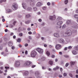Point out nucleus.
<instances>
[{
  "instance_id": "obj_59",
  "label": "nucleus",
  "mask_w": 78,
  "mask_h": 78,
  "mask_svg": "<svg viewBox=\"0 0 78 78\" xmlns=\"http://www.w3.org/2000/svg\"><path fill=\"white\" fill-rule=\"evenodd\" d=\"M44 47H47V45L46 44H44Z\"/></svg>"
},
{
  "instance_id": "obj_62",
  "label": "nucleus",
  "mask_w": 78,
  "mask_h": 78,
  "mask_svg": "<svg viewBox=\"0 0 78 78\" xmlns=\"http://www.w3.org/2000/svg\"><path fill=\"white\" fill-rule=\"evenodd\" d=\"M76 13H78V9H77L76 10Z\"/></svg>"
},
{
  "instance_id": "obj_54",
  "label": "nucleus",
  "mask_w": 78,
  "mask_h": 78,
  "mask_svg": "<svg viewBox=\"0 0 78 78\" xmlns=\"http://www.w3.org/2000/svg\"><path fill=\"white\" fill-rule=\"evenodd\" d=\"M36 67V65H33L32 66V68H34V67Z\"/></svg>"
},
{
  "instance_id": "obj_33",
  "label": "nucleus",
  "mask_w": 78,
  "mask_h": 78,
  "mask_svg": "<svg viewBox=\"0 0 78 78\" xmlns=\"http://www.w3.org/2000/svg\"><path fill=\"white\" fill-rule=\"evenodd\" d=\"M66 28V25L64 24L62 26V29H64Z\"/></svg>"
},
{
  "instance_id": "obj_52",
  "label": "nucleus",
  "mask_w": 78,
  "mask_h": 78,
  "mask_svg": "<svg viewBox=\"0 0 78 78\" xmlns=\"http://www.w3.org/2000/svg\"><path fill=\"white\" fill-rule=\"evenodd\" d=\"M65 58H69V55H65Z\"/></svg>"
},
{
  "instance_id": "obj_31",
  "label": "nucleus",
  "mask_w": 78,
  "mask_h": 78,
  "mask_svg": "<svg viewBox=\"0 0 78 78\" xmlns=\"http://www.w3.org/2000/svg\"><path fill=\"white\" fill-rule=\"evenodd\" d=\"M74 17L76 19H78V15H75L74 16Z\"/></svg>"
},
{
  "instance_id": "obj_39",
  "label": "nucleus",
  "mask_w": 78,
  "mask_h": 78,
  "mask_svg": "<svg viewBox=\"0 0 78 78\" xmlns=\"http://www.w3.org/2000/svg\"><path fill=\"white\" fill-rule=\"evenodd\" d=\"M28 37V38L29 39H30V40H31L32 38H31V36H29Z\"/></svg>"
},
{
  "instance_id": "obj_15",
  "label": "nucleus",
  "mask_w": 78,
  "mask_h": 78,
  "mask_svg": "<svg viewBox=\"0 0 78 78\" xmlns=\"http://www.w3.org/2000/svg\"><path fill=\"white\" fill-rule=\"evenodd\" d=\"M62 24V21H58L57 23V25H58L59 26L61 25Z\"/></svg>"
},
{
  "instance_id": "obj_13",
  "label": "nucleus",
  "mask_w": 78,
  "mask_h": 78,
  "mask_svg": "<svg viewBox=\"0 0 78 78\" xmlns=\"http://www.w3.org/2000/svg\"><path fill=\"white\" fill-rule=\"evenodd\" d=\"M28 72L27 71H26L24 72L23 73V76H27L28 75Z\"/></svg>"
},
{
  "instance_id": "obj_21",
  "label": "nucleus",
  "mask_w": 78,
  "mask_h": 78,
  "mask_svg": "<svg viewBox=\"0 0 78 78\" xmlns=\"http://www.w3.org/2000/svg\"><path fill=\"white\" fill-rule=\"evenodd\" d=\"M58 69H59V67L57 66L56 67L54 68L53 70L55 71V70H58Z\"/></svg>"
},
{
  "instance_id": "obj_4",
  "label": "nucleus",
  "mask_w": 78,
  "mask_h": 78,
  "mask_svg": "<svg viewBox=\"0 0 78 78\" xmlns=\"http://www.w3.org/2000/svg\"><path fill=\"white\" fill-rule=\"evenodd\" d=\"M72 31H71L70 30H67L65 33V34H67L68 36L72 35Z\"/></svg>"
},
{
  "instance_id": "obj_61",
  "label": "nucleus",
  "mask_w": 78,
  "mask_h": 78,
  "mask_svg": "<svg viewBox=\"0 0 78 78\" xmlns=\"http://www.w3.org/2000/svg\"><path fill=\"white\" fill-rule=\"evenodd\" d=\"M2 22H5V19H2Z\"/></svg>"
},
{
  "instance_id": "obj_26",
  "label": "nucleus",
  "mask_w": 78,
  "mask_h": 78,
  "mask_svg": "<svg viewBox=\"0 0 78 78\" xmlns=\"http://www.w3.org/2000/svg\"><path fill=\"white\" fill-rule=\"evenodd\" d=\"M62 20V18L60 17H58L57 18V20Z\"/></svg>"
},
{
  "instance_id": "obj_46",
  "label": "nucleus",
  "mask_w": 78,
  "mask_h": 78,
  "mask_svg": "<svg viewBox=\"0 0 78 78\" xmlns=\"http://www.w3.org/2000/svg\"><path fill=\"white\" fill-rule=\"evenodd\" d=\"M51 57L52 58H55V55H52Z\"/></svg>"
},
{
  "instance_id": "obj_20",
  "label": "nucleus",
  "mask_w": 78,
  "mask_h": 78,
  "mask_svg": "<svg viewBox=\"0 0 78 78\" xmlns=\"http://www.w3.org/2000/svg\"><path fill=\"white\" fill-rule=\"evenodd\" d=\"M72 53L73 55H76L77 54V52L75 50H73L72 51Z\"/></svg>"
},
{
  "instance_id": "obj_44",
  "label": "nucleus",
  "mask_w": 78,
  "mask_h": 78,
  "mask_svg": "<svg viewBox=\"0 0 78 78\" xmlns=\"http://www.w3.org/2000/svg\"><path fill=\"white\" fill-rule=\"evenodd\" d=\"M5 69H9V67H5Z\"/></svg>"
},
{
  "instance_id": "obj_53",
  "label": "nucleus",
  "mask_w": 78,
  "mask_h": 78,
  "mask_svg": "<svg viewBox=\"0 0 78 78\" xmlns=\"http://www.w3.org/2000/svg\"><path fill=\"white\" fill-rule=\"evenodd\" d=\"M39 22H42V20L41 19H39L38 20Z\"/></svg>"
},
{
  "instance_id": "obj_23",
  "label": "nucleus",
  "mask_w": 78,
  "mask_h": 78,
  "mask_svg": "<svg viewBox=\"0 0 78 78\" xmlns=\"http://www.w3.org/2000/svg\"><path fill=\"white\" fill-rule=\"evenodd\" d=\"M78 24H76L73 26V27L74 28H76L78 27Z\"/></svg>"
},
{
  "instance_id": "obj_1",
  "label": "nucleus",
  "mask_w": 78,
  "mask_h": 78,
  "mask_svg": "<svg viewBox=\"0 0 78 78\" xmlns=\"http://www.w3.org/2000/svg\"><path fill=\"white\" fill-rule=\"evenodd\" d=\"M12 8L13 10H16L17 9V4L16 3L13 4L12 6Z\"/></svg>"
},
{
  "instance_id": "obj_10",
  "label": "nucleus",
  "mask_w": 78,
  "mask_h": 78,
  "mask_svg": "<svg viewBox=\"0 0 78 78\" xmlns=\"http://www.w3.org/2000/svg\"><path fill=\"white\" fill-rule=\"evenodd\" d=\"M42 5H43V3L42 2H39L37 4V6L39 7L41 6H42Z\"/></svg>"
},
{
  "instance_id": "obj_2",
  "label": "nucleus",
  "mask_w": 78,
  "mask_h": 78,
  "mask_svg": "<svg viewBox=\"0 0 78 78\" xmlns=\"http://www.w3.org/2000/svg\"><path fill=\"white\" fill-rule=\"evenodd\" d=\"M37 55V52L35 51H33L31 52V56L32 58H35Z\"/></svg>"
},
{
  "instance_id": "obj_6",
  "label": "nucleus",
  "mask_w": 78,
  "mask_h": 78,
  "mask_svg": "<svg viewBox=\"0 0 78 78\" xmlns=\"http://www.w3.org/2000/svg\"><path fill=\"white\" fill-rule=\"evenodd\" d=\"M37 51H38L39 53H43V50L41 48H38L37 49Z\"/></svg>"
},
{
  "instance_id": "obj_11",
  "label": "nucleus",
  "mask_w": 78,
  "mask_h": 78,
  "mask_svg": "<svg viewBox=\"0 0 78 78\" xmlns=\"http://www.w3.org/2000/svg\"><path fill=\"white\" fill-rule=\"evenodd\" d=\"M59 42L60 43L64 44V40L62 38H61L59 39Z\"/></svg>"
},
{
  "instance_id": "obj_50",
  "label": "nucleus",
  "mask_w": 78,
  "mask_h": 78,
  "mask_svg": "<svg viewBox=\"0 0 78 78\" xmlns=\"http://www.w3.org/2000/svg\"><path fill=\"white\" fill-rule=\"evenodd\" d=\"M58 76L59 78H62V76L61 75H59Z\"/></svg>"
},
{
  "instance_id": "obj_34",
  "label": "nucleus",
  "mask_w": 78,
  "mask_h": 78,
  "mask_svg": "<svg viewBox=\"0 0 78 78\" xmlns=\"http://www.w3.org/2000/svg\"><path fill=\"white\" fill-rule=\"evenodd\" d=\"M46 54L48 55V56H49L50 55V52L48 51H47L46 52Z\"/></svg>"
},
{
  "instance_id": "obj_19",
  "label": "nucleus",
  "mask_w": 78,
  "mask_h": 78,
  "mask_svg": "<svg viewBox=\"0 0 78 78\" xmlns=\"http://www.w3.org/2000/svg\"><path fill=\"white\" fill-rule=\"evenodd\" d=\"M27 11H31L32 10V8L31 7H27Z\"/></svg>"
},
{
  "instance_id": "obj_14",
  "label": "nucleus",
  "mask_w": 78,
  "mask_h": 78,
  "mask_svg": "<svg viewBox=\"0 0 78 78\" xmlns=\"http://www.w3.org/2000/svg\"><path fill=\"white\" fill-rule=\"evenodd\" d=\"M22 5L24 9H26L27 8V5L25 3H23Z\"/></svg>"
},
{
  "instance_id": "obj_3",
  "label": "nucleus",
  "mask_w": 78,
  "mask_h": 78,
  "mask_svg": "<svg viewBox=\"0 0 78 78\" xmlns=\"http://www.w3.org/2000/svg\"><path fill=\"white\" fill-rule=\"evenodd\" d=\"M20 65V62L18 61H16L15 62L14 66L15 67H19Z\"/></svg>"
},
{
  "instance_id": "obj_47",
  "label": "nucleus",
  "mask_w": 78,
  "mask_h": 78,
  "mask_svg": "<svg viewBox=\"0 0 78 78\" xmlns=\"http://www.w3.org/2000/svg\"><path fill=\"white\" fill-rule=\"evenodd\" d=\"M14 48H15V47L14 46L12 47V50H14Z\"/></svg>"
},
{
  "instance_id": "obj_5",
  "label": "nucleus",
  "mask_w": 78,
  "mask_h": 78,
  "mask_svg": "<svg viewBox=\"0 0 78 78\" xmlns=\"http://www.w3.org/2000/svg\"><path fill=\"white\" fill-rule=\"evenodd\" d=\"M31 64V62L26 61L24 63V65L26 66H28Z\"/></svg>"
},
{
  "instance_id": "obj_37",
  "label": "nucleus",
  "mask_w": 78,
  "mask_h": 78,
  "mask_svg": "<svg viewBox=\"0 0 78 78\" xmlns=\"http://www.w3.org/2000/svg\"><path fill=\"white\" fill-rule=\"evenodd\" d=\"M69 75L71 76V77H73V75L71 73H69Z\"/></svg>"
},
{
  "instance_id": "obj_22",
  "label": "nucleus",
  "mask_w": 78,
  "mask_h": 78,
  "mask_svg": "<svg viewBox=\"0 0 78 78\" xmlns=\"http://www.w3.org/2000/svg\"><path fill=\"white\" fill-rule=\"evenodd\" d=\"M31 17V15L30 14H27L26 15V18H29V17Z\"/></svg>"
},
{
  "instance_id": "obj_48",
  "label": "nucleus",
  "mask_w": 78,
  "mask_h": 78,
  "mask_svg": "<svg viewBox=\"0 0 78 78\" xmlns=\"http://www.w3.org/2000/svg\"><path fill=\"white\" fill-rule=\"evenodd\" d=\"M27 30L28 31H30V30H31V29L29 27L27 28Z\"/></svg>"
},
{
  "instance_id": "obj_17",
  "label": "nucleus",
  "mask_w": 78,
  "mask_h": 78,
  "mask_svg": "<svg viewBox=\"0 0 78 78\" xmlns=\"http://www.w3.org/2000/svg\"><path fill=\"white\" fill-rule=\"evenodd\" d=\"M13 43L12 41H9L8 43V46L9 47H11Z\"/></svg>"
},
{
  "instance_id": "obj_7",
  "label": "nucleus",
  "mask_w": 78,
  "mask_h": 78,
  "mask_svg": "<svg viewBox=\"0 0 78 78\" xmlns=\"http://www.w3.org/2000/svg\"><path fill=\"white\" fill-rule=\"evenodd\" d=\"M55 19H56V16L55 15L50 16L49 17V19L51 20H55Z\"/></svg>"
},
{
  "instance_id": "obj_38",
  "label": "nucleus",
  "mask_w": 78,
  "mask_h": 78,
  "mask_svg": "<svg viewBox=\"0 0 78 78\" xmlns=\"http://www.w3.org/2000/svg\"><path fill=\"white\" fill-rule=\"evenodd\" d=\"M63 76H67V73H64L63 74Z\"/></svg>"
},
{
  "instance_id": "obj_41",
  "label": "nucleus",
  "mask_w": 78,
  "mask_h": 78,
  "mask_svg": "<svg viewBox=\"0 0 78 78\" xmlns=\"http://www.w3.org/2000/svg\"><path fill=\"white\" fill-rule=\"evenodd\" d=\"M75 50H78V47L77 46H76L75 47Z\"/></svg>"
},
{
  "instance_id": "obj_30",
  "label": "nucleus",
  "mask_w": 78,
  "mask_h": 78,
  "mask_svg": "<svg viewBox=\"0 0 78 78\" xmlns=\"http://www.w3.org/2000/svg\"><path fill=\"white\" fill-rule=\"evenodd\" d=\"M70 63L71 64H72V65H74V64H75V62H71Z\"/></svg>"
},
{
  "instance_id": "obj_16",
  "label": "nucleus",
  "mask_w": 78,
  "mask_h": 78,
  "mask_svg": "<svg viewBox=\"0 0 78 78\" xmlns=\"http://www.w3.org/2000/svg\"><path fill=\"white\" fill-rule=\"evenodd\" d=\"M54 36L55 37H59V34L57 33H55L54 34Z\"/></svg>"
},
{
  "instance_id": "obj_24",
  "label": "nucleus",
  "mask_w": 78,
  "mask_h": 78,
  "mask_svg": "<svg viewBox=\"0 0 78 78\" xmlns=\"http://www.w3.org/2000/svg\"><path fill=\"white\" fill-rule=\"evenodd\" d=\"M42 9L43 10H44V11H46V10H47V7L44 6L43 7Z\"/></svg>"
},
{
  "instance_id": "obj_42",
  "label": "nucleus",
  "mask_w": 78,
  "mask_h": 78,
  "mask_svg": "<svg viewBox=\"0 0 78 78\" xmlns=\"http://www.w3.org/2000/svg\"><path fill=\"white\" fill-rule=\"evenodd\" d=\"M68 66H69V63H66L65 65L66 67H68Z\"/></svg>"
},
{
  "instance_id": "obj_60",
  "label": "nucleus",
  "mask_w": 78,
  "mask_h": 78,
  "mask_svg": "<svg viewBox=\"0 0 78 78\" xmlns=\"http://www.w3.org/2000/svg\"><path fill=\"white\" fill-rule=\"evenodd\" d=\"M28 44H25V47H27L28 46Z\"/></svg>"
},
{
  "instance_id": "obj_35",
  "label": "nucleus",
  "mask_w": 78,
  "mask_h": 78,
  "mask_svg": "<svg viewBox=\"0 0 78 78\" xmlns=\"http://www.w3.org/2000/svg\"><path fill=\"white\" fill-rule=\"evenodd\" d=\"M72 48V47L71 46H69V47H68V49H71V48Z\"/></svg>"
},
{
  "instance_id": "obj_25",
  "label": "nucleus",
  "mask_w": 78,
  "mask_h": 78,
  "mask_svg": "<svg viewBox=\"0 0 78 78\" xmlns=\"http://www.w3.org/2000/svg\"><path fill=\"white\" fill-rule=\"evenodd\" d=\"M49 64L50 65H52V64H53V61H50L49 62Z\"/></svg>"
},
{
  "instance_id": "obj_64",
  "label": "nucleus",
  "mask_w": 78,
  "mask_h": 78,
  "mask_svg": "<svg viewBox=\"0 0 78 78\" xmlns=\"http://www.w3.org/2000/svg\"><path fill=\"white\" fill-rule=\"evenodd\" d=\"M76 73H77V74L78 73V69L76 70Z\"/></svg>"
},
{
  "instance_id": "obj_58",
  "label": "nucleus",
  "mask_w": 78,
  "mask_h": 78,
  "mask_svg": "<svg viewBox=\"0 0 78 78\" xmlns=\"http://www.w3.org/2000/svg\"><path fill=\"white\" fill-rule=\"evenodd\" d=\"M0 69H1V70H2V69H3V67L2 66V67H0Z\"/></svg>"
},
{
  "instance_id": "obj_9",
  "label": "nucleus",
  "mask_w": 78,
  "mask_h": 78,
  "mask_svg": "<svg viewBox=\"0 0 78 78\" xmlns=\"http://www.w3.org/2000/svg\"><path fill=\"white\" fill-rule=\"evenodd\" d=\"M39 73L38 72H37L35 73V75L37 77V78H41L40 76H39Z\"/></svg>"
},
{
  "instance_id": "obj_45",
  "label": "nucleus",
  "mask_w": 78,
  "mask_h": 78,
  "mask_svg": "<svg viewBox=\"0 0 78 78\" xmlns=\"http://www.w3.org/2000/svg\"><path fill=\"white\" fill-rule=\"evenodd\" d=\"M47 5H48V6H49L50 5V3L48 2L47 3Z\"/></svg>"
},
{
  "instance_id": "obj_27",
  "label": "nucleus",
  "mask_w": 78,
  "mask_h": 78,
  "mask_svg": "<svg viewBox=\"0 0 78 78\" xmlns=\"http://www.w3.org/2000/svg\"><path fill=\"white\" fill-rule=\"evenodd\" d=\"M17 41L18 42H20L21 41V39L20 38H18L17 40Z\"/></svg>"
},
{
  "instance_id": "obj_28",
  "label": "nucleus",
  "mask_w": 78,
  "mask_h": 78,
  "mask_svg": "<svg viewBox=\"0 0 78 78\" xmlns=\"http://www.w3.org/2000/svg\"><path fill=\"white\" fill-rule=\"evenodd\" d=\"M30 20H28L27 21H26L25 22V23H26V24H28V23H30Z\"/></svg>"
},
{
  "instance_id": "obj_29",
  "label": "nucleus",
  "mask_w": 78,
  "mask_h": 78,
  "mask_svg": "<svg viewBox=\"0 0 78 78\" xmlns=\"http://www.w3.org/2000/svg\"><path fill=\"white\" fill-rule=\"evenodd\" d=\"M33 9L34 11H37V8H36V7H34L33 8Z\"/></svg>"
},
{
  "instance_id": "obj_63",
  "label": "nucleus",
  "mask_w": 78,
  "mask_h": 78,
  "mask_svg": "<svg viewBox=\"0 0 78 78\" xmlns=\"http://www.w3.org/2000/svg\"><path fill=\"white\" fill-rule=\"evenodd\" d=\"M67 49V48L65 47V48H64V50H66Z\"/></svg>"
},
{
  "instance_id": "obj_57",
  "label": "nucleus",
  "mask_w": 78,
  "mask_h": 78,
  "mask_svg": "<svg viewBox=\"0 0 78 78\" xmlns=\"http://www.w3.org/2000/svg\"><path fill=\"white\" fill-rule=\"evenodd\" d=\"M30 1L31 2H34V0H30Z\"/></svg>"
},
{
  "instance_id": "obj_36",
  "label": "nucleus",
  "mask_w": 78,
  "mask_h": 78,
  "mask_svg": "<svg viewBox=\"0 0 78 78\" xmlns=\"http://www.w3.org/2000/svg\"><path fill=\"white\" fill-rule=\"evenodd\" d=\"M19 35L20 36H23V34H22V33H20L19 34Z\"/></svg>"
},
{
  "instance_id": "obj_55",
  "label": "nucleus",
  "mask_w": 78,
  "mask_h": 78,
  "mask_svg": "<svg viewBox=\"0 0 78 78\" xmlns=\"http://www.w3.org/2000/svg\"><path fill=\"white\" fill-rule=\"evenodd\" d=\"M60 70L61 72H62V68H60Z\"/></svg>"
},
{
  "instance_id": "obj_56",
  "label": "nucleus",
  "mask_w": 78,
  "mask_h": 78,
  "mask_svg": "<svg viewBox=\"0 0 78 78\" xmlns=\"http://www.w3.org/2000/svg\"><path fill=\"white\" fill-rule=\"evenodd\" d=\"M27 53H28V51H26L25 52V54L26 55H27Z\"/></svg>"
},
{
  "instance_id": "obj_40",
  "label": "nucleus",
  "mask_w": 78,
  "mask_h": 78,
  "mask_svg": "<svg viewBox=\"0 0 78 78\" xmlns=\"http://www.w3.org/2000/svg\"><path fill=\"white\" fill-rule=\"evenodd\" d=\"M42 69H43V70H45V69H46V68L44 67V66H42Z\"/></svg>"
},
{
  "instance_id": "obj_43",
  "label": "nucleus",
  "mask_w": 78,
  "mask_h": 78,
  "mask_svg": "<svg viewBox=\"0 0 78 78\" xmlns=\"http://www.w3.org/2000/svg\"><path fill=\"white\" fill-rule=\"evenodd\" d=\"M16 23V21H14V22L13 23V25H15Z\"/></svg>"
},
{
  "instance_id": "obj_51",
  "label": "nucleus",
  "mask_w": 78,
  "mask_h": 78,
  "mask_svg": "<svg viewBox=\"0 0 78 78\" xmlns=\"http://www.w3.org/2000/svg\"><path fill=\"white\" fill-rule=\"evenodd\" d=\"M28 34H32V32H31V31L29 32H28Z\"/></svg>"
},
{
  "instance_id": "obj_32",
  "label": "nucleus",
  "mask_w": 78,
  "mask_h": 78,
  "mask_svg": "<svg viewBox=\"0 0 78 78\" xmlns=\"http://www.w3.org/2000/svg\"><path fill=\"white\" fill-rule=\"evenodd\" d=\"M67 3H68V0H65V3L66 5H67Z\"/></svg>"
},
{
  "instance_id": "obj_8",
  "label": "nucleus",
  "mask_w": 78,
  "mask_h": 78,
  "mask_svg": "<svg viewBox=\"0 0 78 78\" xmlns=\"http://www.w3.org/2000/svg\"><path fill=\"white\" fill-rule=\"evenodd\" d=\"M55 48L57 50H59L61 48V46L60 44H57L55 46Z\"/></svg>"
},
{
  "instance_id": "obj_49",
  "label": "nucleus",
  "mask_w": 78,
  "mask_h": 78,
  "mask_svg": "<svg viewBox=\"0 0 78 78\" xmlns=\"http://www.w3.org/2000/svg\"><path fill=\"white\" fill-rule=\"evenodd\" d=\"M49 47L50 48H52L53 46H51V45H49Z\"/></svg>"
},
{
  "instance_id": "obj_18",
  "label": "nucleus",
  "mask_w": 78,
  "mask_h": 78,
  "mask_svg": "<svg viewBox=\"0 0 78 78\" xmlns=\"http://www.w3.org/2000/svg\"><path fill=\"white\" fill-rule=\"evenodd\" d=\"M12 11V10L9 9H8L7 10V12H6V13H9L10 12H11Z\"/></svg>"
},
{
  "instance_id": "obj_12",
  "label": "nucleus",
  "mask_w": 78,
  "mask_h": 78,
  "mask_svg": "<svg viewBox=\"0 0 78 78\" xmlns=\"http://www.w3.org/2000/svg\"><path fill=\"white\" fill-rule=\"evenodd\" d=\"M71 20H69L67 21L66 22V24L67 25H70V24H71Z\"/></svg>"
}]
</instances>
